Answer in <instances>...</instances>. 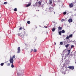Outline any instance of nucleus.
Instances as JSON below:
<instances>
[{
    "instance_id": "nucleus-1",
    "label": "nucleus",
    "mask_w": 76,
    "mask_h": 76,
    "mask_svg": "<svg viewBox=\"0 0 76 76\" xmlns=\"http://www.w3.org/2000/svg\"><path fill=\"white\" fill-rule=\"evenodd\" d=\"M53 7H50L48 9V12H51L53 10Z\"/></svg>"
},
{
    "instance_id": "nucleus-2",
    "label": "nucleus",
    "mask_w": 76,
    "mask_h": 76,
    "mask_svg": "<svg viewBox=\"0 0 76 76\" xmlns=\"http://www.w3.org/2000/svg\"><path fill=\"white\" fill-rule=\"evenodd\" d=\"M13 59L12 58V57H11L10 59V62L12 64H13Z\"/></svg>"
},
{
    "instance_id": "nucleus-3",
    "label": "nucleus",
    "mask_w": 76,
    "mask_h": 76,
    "mask_svg": "<svg viewBox=\"0 0 76 76\" xmlns=\"http://www.w3.org/2000/svg\"><path fill=\"white\" fill-rule=\"evenodd\" d=\"M17 53H20V47H18V48H17Z\"/></svg>"
},
{
    "instance_id": "nucleus-4",
    "label": "nucleus",
    "mask_w": 76,
    "mask_h": 76,
    "mask_svg": "<svg viewBox=\"0 0 76 76\" xmlns=\"http://www.w3.org/2000/svg\"><path fill=\"white\" fill-rule=\"evenodd\" d=\"M68 68H69V69H71V70H73L74 69V66H69L68 67Z\"/></svg>"
},
{
    "instance_id": "nucleus-5",
    "label": "nucleus",
    "mask_w": 76,
    "mask_h": 76,
    "mask_svg": "<svg viewBox=\"0 0 76 76\" xmlns=\"http://www.w3.org/2000/svg\"><path fill=\"white\" fill-rule=\"evenodd\" d=\"M68 21L69 22V23H70L73 22V20H72V19L70 18L68 20Z\"/></svg>"
},
{
    "instance_id": "nucleus-6",
    "label": "nucleus",
    "mask_w": 76,
    "mask_h": 76,
    "mask_svg": "<svg viewBox=\"0 0 76 76\" xmlns=\"http://www.w3.org/2000/svg\"><path fill=\"white\" fill-rule=\"evenodd\" d=\"M69 6L70 7H73V4L72 3H71L69 5Z\"/></svg>"
},
{
    "instance_id": "nucleus-7",
    "label": "nucleus",
    "mask_w": 76,
    "mask_h": 76,
    "mask_svg": "<svg viewBox=\"0 0 76 76\" xmlns=\"http://www.w3.org/2000/svg\"><path fill=\"white\" fill-rule=\"evenodd\" d=\"M38 3L39 5V6L41 5V3H42V2H41V1H39L38 2Z\"/></svg>"
},
{
    "instance_id": "nucleus-8",
    "label": "nucleus",
    "mask_w": 76,
    "mask_h": 76,
    "mask_svg": "<svg viewBox=\"0 0 76 76\" xmlns=\"http://www.w3.org/2000/svg\"><path fill=\"white\" fill-rule=\"evenodd\" d=\"M31 4V3H30L29 4H28L26 6V7H29V6H30Z\"/></svg>"
},
{
    "instance_id": "nucleus-9",
    "label": "nucleus",
    "mask_w": 76,
    "mask_h": 76,
    "mask_svg": "<svg viewBox=\"0 0 76 76\" xmlns=\"http://www.w3.org/2000/svg\"><path fill=\"white\" fill-rule=\"evenodd\" d=\"M58 31H61V30L62 29V27H59L58 28Z\"/></svg>"
},
{
    "instance_id": "nucleus-10",
    "label": "nucleus",
    "mask_w": 76,
    "mask_h": 76,
    "mask_svg": "<svg viewBox=\"0 0 76 76\" xmlns=\"http://www.w3.org/2000/svg\"><path fill=\"white\" fill-rule=\"evenodd\" d=\"M68 53L67 54V55H69V54L70 53V50H69Z\"/></svg>"
},
{
    "instance_id": "nucleus-11",
    "label": "nucleus",
    "mask_w": 76,
    "mask_h": 76,
    "mask_svg": "<svg viewBox=\"0 0 76 76\" xmlns=\"http://www.w3.org/2000/svg\"><path fill=\"white\" fill-rule=\"evenodd\" d=\"M33 51L34 53H36V52L37 51V49H34Z\"/></svg>"
},
{
    "instance_id": "nucleus-12",
    "label": "nucleus",
    "mask_w": 76,
    "mask_h": 76,
    "mask_svg": "<svg viewBox=\"0 0 76 76\" xmlns=\"http://www.w3.org/2000/svg\"><path fill=\"white\" fill-rule=\"evenodd\" d=\"M61 32H62V33H63V34H64V33H65V31H64V30H62L61 31Z\"/></svg>"
},
{
    "instance_id": "nucleus-13",
    "label": "nucleus",
    "mask_w": 76,
    "mask_h": 76,
    "mask_svg": "<svg viewBox=\"0 0 76 76\" xmlns=\"http://www.w3.org/2000/svg\"><path fill=\"white\" fill-rule=\"evenodd\" d=\"M61 31H60L58 32V34L60 35H61Z\"/></svg>"
},
{
    "instance_id": "nucleus-14",
    "label": "nucleus",
    "mask_w": 76,
    "mask_h": 76,
    "mask_svg": "<svg viewBox=\"0 0 76 76\" xmlns=\"http://www.w3.org/2000/svg\"><path fill=\"white\" fill-rule=\"evenodd\" d=\"M49 4H52L53 3V1H52V0H50L49 1Z\"/></svg>"
},
{
    "instance_id": "nucleus-15",
    "label": "nucleus",
    "mask_w": 76,
    "mask_h": 76,
    "mask_svg": "<svg viewBox=\"0 0 76 76\" xmlns=\"http://www.w3.org/2000/svg\"><path fill=\"white\" fill-rule=\"evenodd\" d=\"M72 36H73V34H71L69 35V38H72Z\"/></svg>"
},
{
    "instance_id": "nucleus-16",
    "label": "nucleus",
    "mask_w": 76,
    "mask_h": 76,
    "mask_svg": "<svg viewBox=\"0 0 76 76\" xmlns=\"http://www.w3.org/2000/svg\"><path fill=\"white\" fill-rule=\"evenodd\" d=\"M69 46V44H67L65 45V47H66V48H67V47H68Z\"/></svg>"
},
{
    "instance_id": "nucleus-17",
    "label": "nucleus",
    "mask_w": 76,
    "mask_h": 76,
    "mask_svg": "<svg viewBox=\"0 0 76 76\" xmlns=\"http://www.w3.org/2000/svg\"><path fill=\"white\" fill-rule=\"evenodd\" d=\"M70 38L69 36H67L66 38V39H69Z\"/></svg>"
},
{
    "instance_id": "nucleus-18",
    "label": "nucleus",
    "mask_w": 76,
    "mask_h": 76,
    "mask_svg": "<svg viewBox=\"0 0 76 76\" xmlns=\"http://www.w3.org/2000/svg\"><path fill=\"white\" fill-rule=\"evenodd\" d=\"M55 30H56V29H55V28H53L52 29V31H53V32H54V31H55Z\"/></svg>"
},
{
    "instance_id": "nucleus-19",
    "label": "nucleus",
    "mask_w": 76,
    "mask_h": 76,
    "mask_svg": "<svg viewBox=\"0 0 76 76\" xmlns=\"http://www.w3.org/2000/svg\"><path fill=\"white\" fill-rule=\"evenodd\" d=\"M27 23L28 24H30V23H31V22L29 21H28L27 22Z\"/></svg>"
},
{
    "instance_id": "nucleus-20",
    "label": "nucleus",
    "mask_w": 76,
    "mask_h": 76,
    "mask_svg": "<svg viewBox=\"0 0 76 76\" xmlns=\"http://www.w3.org/2000/svg\"><path fill=\"white\" fill-rule=\"evenodd\" d=\"M11 67H12V68H13V67H14V65H13V64H12Z\"/></svg>"
},
{
    "instance_id": "nucleus-21",
    "label": "nucleus",
    "mask_w": 76,
    "mask_h": 76,
    "mask_svg": "<svg viewBox=\"0 0 76 76\" xmlns=\"http://www.w3.org/2000/svg\"><path fill=\"white\" fill-rule=\"evenodd\" d=\"M15 58V55H14L12 57V58L13 59V58Z\"/></svg>"
},
{
    "instance_id": "nucleus-22",
    "label": "nucleus",
    "mask_w": 76,
    "mask_h": 76,
    "mask_svg": "<svg viewBox=\"0 0 76 76\" xmlns=\"http://www.w3.org/2000/svg\"><path fill=\"white\" fill-rule=\"evenodd\" d=\"M7 65L8 66H9L10 65V63H9L7 64Z\"/></svg>"
},
{
    "instance_id": "nucleus-23",
    "label": "nucleus",
    "mask_w": 76,
    "mask_h": 76,
    "mask_svg": "<svg viewBox=\"0 0 76 76\" xmlns=\"http://www.w3.org/2000/svg\"><path fill=\"white\" fill-rule=\"evenodd\" d=\"M66 12H63V14H64V15H66Z\"/></svg>"
},
{
    "instance_id": "nucleus-24",
    "label": "nucleus",
    "mask_w": 76,
    "mask_h": 76,
    "mask_svg": "<svg viewBox=\"0 0 76 76\" xmlns=\"http://www.w3.org/2000/svg\"><path fill=\"white\" fill-rule=\"evenodd\" d=\"M14 11H17V9L16 8H15V9H14Z\"/></svg>"
},
{
    "instance_id": "nucleus-25",
    "label": "nucleus",
    "mask_w": 76,
    "mask_h": 76,
    "mask_svg": "<svg viewBox=\"0 0 76 76\" xmlns=\"http://www.w3.org/2000/svg\"><path fill=\"white\" fill-rule=\"evenodd\" d=\"M3 65H4V63H1V66H3Z\"/></svg>"
},
{
    "instance_id": "nucleus-26",
    "label": "nucleus",
    "mask_w": 76,
    "mask_h": 76,
    "mask_svg": "<svg viewBox=\"0 0 76 76\" xmlns=\"http://www.w3.org/2000/svg\"><path fill=\"white\" fill-rule=\"evenodd\" d=\"M22 29H23V28H22V27H20V28H19V30H20H20H22Z\"/></svg>"
},
{
    "instance_id": "nucleus-27",
    "label": "nucleus",
    "mask_w": 76,
    "mask_h": 76,
    "mask_svg": "<svg viewBox=\"0 0 76 76\" xmlns=\"http://www.w3.org/2000/svg\"><path fill=\"white\" fill-rule=\"evenodd\" d=\"M60 45H63V42H61L60 43Z\"/></svg>"
},
{
    "instance_id": "nucleus-28",
    "label": "nucleus",
    "mask_w": 76,
    "mask_h": 76,
    "mask_svg": "<svg viewBox=\"0 0 76 76\" xmlns=\"http://www.w3.org/2000/svg\"><path fill=\"white\" fill-rule=\"evenodd\" d=\"M4 4H7V2H5L4 3Z\"/></svg>"
},
{
    "instance_id": "nucleus-29",
    "label": "nucleus",
    "mask_w": 76,
    "mask_h": 76,
    "mask_svg": "<svg viewBox=\"0 0 76 76\" xmlns=\"http://www.w3.org/2000/svg\"><path fill=\"white\" fill-rule=\"evenodd\" d=\"M61 22H64V19H62L61 20Z\"/></svg>"
},
{
    "instance_id": "nucleus-30",
    "label": "nucleus",
    "mask_w": 76,
    "mask_h": 76,
    "mask_svg": "<svg viewBox=\"0 0 76 76\" xmlns=\"http://www.w3.org/2000/svg\"><path fill=\"white\" fill-rule=\"evenodd\" d=\"M35 4H36V6H37V4H38V3H37V2H36Z\"/></svg>"
},
{
    "instance_id": "nucleus-31",
    "label": "nucleus",
    "mask_w": 76,
    "mask_h": 76,
    "mask_svg": "<svg viewBox=\"0 0 76 76\" xmlns=\"http://www.w3.org/2000/svg\"><path fill=\"white\" fill-rule=\"evenodd\" d=\"M74 46L73 45H72L71 46V47L72 48H73V47H74Z\"/></svg>"
},
{
    "instance_id": "nucleus-32",
    "label": "nucleus",
    "mask_w": 76,
    "mask_h": 76,
    "mask_svg": "<svg viewBox=\"0 0 76 76\" xmlns=\"http://www.w3.org/2000/svg\"><path fill=\"white\" fill-rule=\"evenodd\" d=\"M33 50H34L33 49H32L31 50V52H32V51H33Z\"/></svg>"
},
{
    "instance_id": "nucleus-33",
    "label": "nucleus",
    "mask_w": 76,
    "mask_h": 76,
    "mask_svg": "<svg viewBox=\"0 0 76 76\" xmlns=\"http://www.w3.org/2000/svg\"><path fill=\"white\" fill-rule=\"evenodd\" d=\"M19 72H17V75H18V76H19Z\"/></svg>"
},
{
    "instance_id": "nucleus-34",
    "label": "nucleus",
    "mask_w": 76,
    "mask_h": 76,
    "mask_svg": "<svg viewBox=\"0 0 76 76\" xmlns=\"http://www.w3.org/2000/svg\"><path fill=\"white\" fill-rule=\"evenodd\" d=\"M45 28H47V26H46V27H45Z\"/></svg>"
},
{
    "instance_id": "nucleus-35",
    "label": "nucleus",
    "mask_w": 76,
    "mask_h": 76,
    "mask_svg": "<svg viewBox=\"0 0 76 76\" xmlns=\"http://www.w3.org/2000/svg\"><path fill=\"white\" fill-rule=\"evenodd\" d=\"M56 45V43H55V45Z\"/></svg>"
},
{
    "instance_id": "nucleus-36",
    "label": "nucleus",
    "mask_w": 76,
    "mask_h": 76,
    "mask_svg": "<svg viewBox=\"0 0 76 76\" xmlns=\"http://www.w3.org/2000/svg\"><path fill=\"white\" fill-rule=\"evenodd\" d=\"M21 71H19V72H21Z\"/></svg>"
},
{
    "instance_id": "nucleus-37",
    "label": "nucleus",
    "mask_w": 76,
    "mask_h": 76,
    "mask_svg": "<svg viewBox=\"0 0 76 76\" xmlns=\"http://www.w3.org/2000/svg\"><path fill=\"white\" fill-rule=\"evenodd\" d=\"M54 14H55V12H54Z\"/></svg>"
},
{
    "instance_id": "nucleus-38",
    "label": "nucleus",
    "mask_w": 76,
    "mask_h": 76,
    "mask_svg": "<svg viewBox=\"0 0 76 76\" xmlns=\"http://www.w3.org/2000/svg\"><path fill=\"white\" fill-rule=\"evenodd\" d=\"M76 63V62H75V63Z\"/></svg>"
}]
</instances>
